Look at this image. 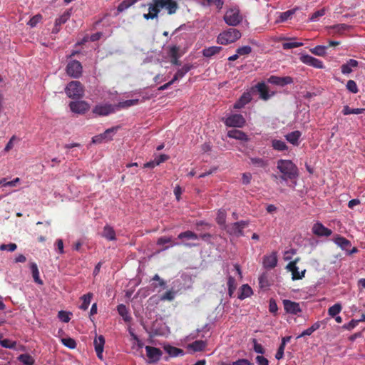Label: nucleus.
Wrapping results in <instances>:
<instances>
[{
  "label": "nucleus",
  "mask_w": 365,
  "mask_h": 365,
  "mask_svg": "<svg viewBox=\"0 0 365 365\" xmlns=\"http://www.w3.org/2000/svg\"><path fill=\"white\" fill-rule=\"evenodd\" d=\"M277 169L280 174L272 175L275 180H293L298 175V169L292 161H278Z\"/></svg>",
  "instance_id": "obj_1"
},
{
  "label": "nucleus",
  "mask_w": 365,
  "mask_h": 365,
  "mask_svg": "<svg viewBox=\"0 0 365 365\" xmlns=\"http://www.w3.org/2000/svg\"><path fill=\"white\" fill-rule=\"evenodd\" d=\"M327 46H317L314 48L310 49V51L317 56H324L326 54V49Z\"/></svg>",
  "instance_id": "obj_47"
},
{
  "label": "nucleus",
  "mask_w": 365,
  "mask_h": 365,
  "mask_svg": "<svg viewBox=\"0 0 365 365\" xmlns=\"http://www.w3.org/2000/svg\"><path fill=\"white\" fill-rule=\"evenodd\" d=\"M118 128V126H115L106 130L104 133L93 137L92 142L93 143H103L111 140Z\"/></svg>",
  "instance_id": "obj_6"
},
{
  "label": "nucleus",
  "mask_w": 365,
  "mask_h": 365,
  "mask_svg": "<svg viewBox=\"0 0 365 365\" xmlns=\"http://www.w3.org/2000/svg\"><path fill=\"white\" fill-rule=\"evenodd\" d=\"M252 52V48L250 46H244L237 49V53L240 56L247 55Z\"/></svg>",
  "instance_id": "obj_59"
},
{
  "label": "nucleus",
  "mask_w": 365,
  "mask_h": 365,
  "mask_svg": "<svg viewBox=\"0 0 365 365\" xmlns=\"http://www.w3.org/2000/svg\"><path fill=\"white\" fill-rule=\"evenodd\" d=\"M341 311V306L340 304L336 303L333 306L330 307L328 309V314L329 316L334 317Z\"/></svg>",
  "instance_id": "obj_45"
},
{
  "label": "nucleus",
  "mask_w": 365,
  "mask_h": 365,
  "mask_svg": "<svg viewBox=\"0 0 365 365\" xmlns=\"http://www.w3.org/2000/svg\"><path fill=\"white\" fill-rule=\"evenodd\" d=\"M278 310L277 304L274 299H271L269 304V311L272 314H276Z\"/></svg>",
  "instance_id": "obj_62"
},
{
  "label": "nucleus",
  "mask_w": 365,
  "mask_h": 365,
  "mask_svg": "<svg viewBox=\"0 0 365 365\" xmlns=\"http://www.w3.org/2000/svg\"><path fill=\"white\" fill-rule=\"evenodd\" d=\"M178 238L180 240L184 238L187 240H197L198 239V235L190 230H187L180 233Z\"/></svg>",
  "instance_id": "obj_42"
},
{
  "label": "nucleus",
  "mask_w": 365,
  "mask_h": 365,
  "mask_svg": "<svg viewBox=\"0 0 365 365\" xmlns=\"http://www.w3.org/2000/svg\"><path fill=\"white\" fill-rule=\"evenodd\" d=\"M19 141V138H17L16 136H12L11 138L9 140L6 145L5 146L4 150L6 152L9 151L11 150L15 144H16Z\"/></svg>",
  "instance_id": "obj_57"
},
{
  "label": "nucleus",
  "mask_w": 365,
  "mask_h": 365,
  "mask_svg": "<svg viewBox=\"0 0 365 365\" xmlns=\"http://www.w3.org/2000/svg\"><path fill=\"white\" fill-rule=\"evenodd\" d=\"M66 71L70 77L78 78L82 75L83 67L78 61L71 60L68 62Z\"/></svg>",
  "instance_id": "obj_5"
},
{
  "label": "nucleus",
  "mask_w": 365,
  "mask_h": 365,
  "mask_svg": "<svg viewBox=\"0 0 365 365\" xmlns=\"http://www.w3.org/2000/svg\"><path fill=\"white\" fill-rule=\"evenodd\" d=\"M303 46L302 42H287L282 44V48L285 50L294 48H298Z\"/></svg>",
  "instance_id": "obj_56"
},
{
  "label": "nucleus",
  "mask_w": 365,
  "mask_h": 365,
  "mask_svg": "<svg viewBox=\"0 0 365 365\" xmlns=\"http://www.w3.org/2000/svg\"><path fill=\"white\" fill-rule=\"evenodd\" d=\"M332 240L337 246L345 251H348V249L351 246V243L349 240L339 235H336Z\"/></svg>",
  "instance_id": "obj_20"
},
{
  "label": "nucleus",
  "mask_w": 365,
  "mask_h": 365,
  "mask_svg": "<svg viewBox=\"0 0 365 365\" xmlns=\"http://www.w3.org/2000/svg\"><path fill=\"white\" fill-rule=\"evenodd\" d=\"M216 221L220 225H225L226 222V212L225 210H220L217 212Z\"/></svg>",
  "instance_id": "obj_52"
},
{
  "label": "nucleus",
  "mask_w": 365,
  "mask_h": 365,
  "mask_svg": "<svg viewBox=\"0 0 365 365\" xmlns=\"http://www.w3.org/2000/svg\"><path fill=\"white\" fill-rule=\"evenodd\" d=\"M243 364H250V361L245 359H238L232 363H224L222 365H242Z\"/></svg>",
  "instance_id": "obj_63"
},
{
  "label": "nucleus",
  "mask_w": 365,
  "mask_h": 365,
  "mask_svg": "<svg viewBox=\"0 0 365 365\" xmlns=\"http://www.w3.org/2000/svg\"><path fill=\"white\" fill-rule=\"evenodd\" d=\"M299 58L300 61L306 65L313 66L317 68H324V63L322 61L308 54H303Z\"/></svg>",
  "instance_id": "obj_16"
},
{
  "label": "nucleus",
  "mask_w": 365,
  "mask_h": 365,
  "mask_svg": "<svg viewBox=\"0 0 365 365\" xmlns=\"http://www.w3.org/2000/svg\"><path fill=\"white\" fill-rule=\"evenodd\" d=\"M115 105L110 103L97 104L93 109V113L96 116H106L115 112Z\"/></svg>",
  "instance_id": "obj_7"
},
{
  "label": "nucleus",
  "mask_w": 365,
  "mask_h": 365,
  "mask_svg": "<svg viewBox=\"0 0 365 365\" xmlns=\"http://www.w3.org/2000/svg\"><path fill=\"white\" fill-rule=\"evenodd\" d=\"M223 19L227 25L236 26L242 21L243 16L239 7L232 5L227 8Z\"/></svg>",
  "instance_id": "obj_2"
},
{
  "label": "nucleus",
  "mask_w": 365,
  "mask_h": 365,
  "mask_svg": "<svg viewBox=\"0 0 365 365\" xmlns=\"http://www.w3.org/2000/svg\"><path fill=\"white\" fill-rule=\"evenodd\" d=\"M164 349L171 357L184 355V351L182 349L170 345L164 346Z\"/></svg>",
  "instance_id": "obj_27"
},
{
  "label": "nucleus",
  "mask_w": 365,
  "mask_h": 365,
  "mask_svg": "<svg viewBox=\"0 0 365 365\" xmlns=\"http://www.w3.org/2000/svg\"><path fill=\"white\" fill-rule=\"evenodd\" d=\"M42 19V16L40 14H37L34 16H33L30 20L28 22V24L31 26V27H34L37 25V24L38 22L41 21V20Z\"/></svg>",
  "instance_id": "obj_61"
},
{
  "label": "nucleus",
  "mask_w": 365,
  "mask_h": 365,
  "mask_svg": "<svg viewBox=\"0 0 365 365\" xmlns=\"http://www.w3.org/2000/svg\"><path fill=\"white\" fill-rule=\"evenodd\" d=\"M93 297L92 293H88L86 294H84L81 297V299L83 300V302L81 305L80 306V309L83 310H86L88 308V306L91 303V299Z\"/></svg>",
  "instance_id": "obj_41"
},
{
  "label": "nucleus",
  "mask_w": 365,
  "mask_h": 365,
  "mask_svg": "<svg viewBox=\"0 0 365 365\" xmlns=\"http://www.w3.org/2000/svg\"><path fill=\"white\" fill-rule=\"evenodd\" d=\"M71 9L66 10L61 16L57 18L55 21V26L60 27L62 24H65L71 17Z\"/></svg>",
  "instance_id": "obj_31"
},
{
  "label": "nucleus",
  "mask_w": 365,
  "mask_h": 365,
  "mask_svg": "<svg viewBox=\"0 0 365 365\" xmlns=\"http://www.w3.org/2000/svg\"><path fill=\"white\" fill-rule=\"evenodd\" d=\"M227 286H228V294L230 297H232L235 290L236 289V282L235 279L233 277L229 276L227 279Z\"/></svg>",
  "instance_id": "obj_46"
},
{
  "label": "nucleus",
  "mask_w": 365,
  "mask_h": 365,
  "mask_svg": "<svg viewBox=\"0 0 365 365\" xmlns=\"http://www.w3.org/2000/svg\"><path fill=\"white\" fill-rule=\"evenodd\" d=\"M17 246L15 243H9L8 245L2 244L0 245V250H7L14 252L16 250Z\"/></svg>",
  "instance_id": "obj_60"
},
{
  "label": "nucleus",
  "mask_w": 365,
  "mask_h": 365,
  "mask_svg": "<svg viewBox=\"0 0 365 365\" xmlns=\"http://www.w3.org/2000/svg\"><path fill=\"white\" fill-rule=\"evenodd\" d=\"M62 344L69 349H75L76 346V341L70 337L63 338L61 339Z\"/></svg>",
  "instance_id": "obj_51"
},
{
  "label": "nucleus",
  "mask_w": 365,
  "mask_h": 365,
  "mask_svg": "<svg viewBox=\"0 0 365 365\" xmlns=\"http://www.w3.org/2000/svg\"><path fill=\"white\" fill-rule=\"evenodd\" d=\"M346 88L352 93H357L359 91L356 83L354 80H349L346 83Z\"/></svg>",
  "instance_id": "obj_50"
},
{
  "label": "nucleus",
  "mask_w": 365,
  "mask_h": 365,
  "mask_svg": "<svg viewBox=\"0 0 365 365\" xmlns=\"http://www.w3.org/2000/svg\"><path fill=\"white\" fill-rule=\"evenodd\" d=\"M221 50H222V47L213 46H210V47L204 48L202 50V53L205 57L210 58L212 56L220 53V51Z\"/></svg>",
  "instance_id": "obj_30"
},
{
  "label": "nucleus",
  "mask_w": 365,
  "mask_h": 365,
  "mask_svg": "<svg viewBox=\"0 0 365 365\" xmlns=\"http://www.w3.org/2000/svg\"><path fill=\"white\" fill-rule=\"evenodd\" d=\"M139 0H124L118 6L117 11L118 14L121 13L126 9H128L129 7H130L132 5L138 2Z\"/></svg>",
  "instance_id": "obj_37"
},
{
  "label": "nucleus",
  "mask_w": 365,
  "mask_h": 365,
  "mask_svg": "<svg viewBox=\"0 0 365 365\" xmlns=\"http://www.w3.org/2000/svg\"><path fill=\"white\" fill-rule=\"evenodd\" d=\"M299 260V258H296L294 260L290 262L287 266V268L292 272V278L293 280L302 279L304 277L306 272V269H304L302 272L299 271V268L297 266Z\"/></svg>",
  "instance_id": "obj_11"
},
{
  "label": "nucleus",
  "mask_w": 365,
  "mask_h": 365,
  "mask_svg": "<svg viewBox=\"0 0 365 365\" xmlns=\"http://www.w3.org/2000/svg\"><path fill=\"white\" fill-rule=\"evenodd\" d=\"M69 315H70L69 312H67L66 311H62V310L58 312V317L59 319L61 322H65V323H67L70 321L71 318H70Z\"/></svg>",
  "instance_id": "obj_58"
},
{
  "label": "nucleus",
  "mask_w": 365,
  "mask_h": 365,
  "mask_svg": "<svg viewBox=\"0 0 365 365\" xmlns=\"http://www.w3.org/2000/svg\"><path fill=\"white\" fill-rule=\"evenodd\" d=\"M191 67L192 66L190 65H185L182 68L179 69L175 74L173 81H176L182 78L191 69Z\"/></svg>",
  "instance_id": "obj_38"
},
{
  "label": "nucleus",
  "mask_w": 365,
  "mask_h": 365,
  "mask_svg": "<svg viewBox=\"0 0 365 365\" xmlns=\"http://www.w3.org/2000/svg\"><path fill=\"white\" fill-rule=\"evenodd\" d=\"M31 270L32 272V277L35 282L39 284H42L43 282L39 277V272L37 264L34 262L31 264Z\"/></svg>",
  "instance_id": "obj_39"
},
{
  "label": "nucleus",
  "mask_w": 365,
  "mask_h": 365,
  "mask_svg": "<svg viewBox=\"0 0 365 365\" xmlns=\"http://www.w3.org/2000/svg\"><path fill=\"white\" fill-rule=\"evenodd\" d=\"M168 54L170 58L180 57L182 54V52H180L179 46H172L170 47Z\"/></svg>",
  "instance_id": "obj_49"
},
{
  "label": "nucleus",
  "mask_w": 365,
  "mask_h": 365,
  "mask_svg": "<svg viewBox=\"0 0 365 365\" xmlns=\"http://www.w3.org/2000/svg\"><path fill=\"white\" fill-rule=\"evenodd\" d=\"M273 148L278 151H282L287 149V145L284 141L280 140H273L272 141Z\"/></svg>",
  "instance_id": "obj_44"
},
{
  "label": "nucleus",
  "mask_w": 365,
  "mask_h": 365,
  "mask_svg": "<svg viewBox=\"0 0 365 365\" xmlns=\"http://www.w3.org/2000/svg\"><path fill=\"white\" fill-rule=\"evenodd\" d=\"M95 351L96 352L97 356L100 359H103V347L105 344V339L102 335L96 337L93 341Z\"/></svg>",
  "instance_id": "obj_21"
},
{
  "label": "nucleus",
  "mask_w": 365,
  "mask_h": 365,
  "mask_svg": "<svg viewBox=\"0 0 365 365\" xmlns=\"http://www.w3.org/2000/svg\"><path fill=\"white\" fill-rule=\"evenodd\" d=\"M175 297V292L173 290L167 291L164 294L160 297L161 301H172Z\"/></svg>",
  "instance_id": "obj_55"
},
{
  "label": "nucleus",
  "mask_w": 365,
  "mask_h": 365,
  "mask_svg": "<svg viewBox=\"0 0 365 365\" xmlns=\"http://www.w3.org/2000/svg\"><path fill=\"white\" fill-rule=\"evenodd\" d=\"M158 6L160 9H165L168 14H175L178 9V5L175 0H158Z\"/></svg>",
  "instance_id": "obj_17"
},
{
  "label": "nucleus",
  "mask_w": 365,
  "mask_h": 365,
  "mask_svg": "<svg viewBox=\"0 0 365 365\" xmlns=\"http://www.w3.org/2000/svg\"><path fill=\"white\" fill-rule=\"evenodd\" d=\"M283 305L285 312L288 314L297 315L302 312L299 303L289 299L283 300Z\"/></svg>",
  "instance_id": "obj_15"
},
{
  "label": "nucleus",
  "mask_w": 365,
  "mask_h": 365,
  "mask_svg": "<svg viewBox=\"0 0 365 365\" xmlns=\"http://www.w3.org/2000/svg\"><path fill=\"white\" fill-rule=\"evenodd\" d=\"M301 136V133L298 130L291 132L286 135V139L292 145H298L299 139Z\"/></svg>",
  "instance_id": "obj_34"
},
{
  "label": "nucleus",
  "mask_w": 365,
  "mask_h": 365,
  "mask_svg": "<svg viewBox=\"0 0 365 365\" xmlns=\"http://www.w3.org/2000/svg\"><path fill=\"white\" fill-rule=\"evenodd\" d=\"M117 310L118 314L123 317V320L125 322H130V321L132 320V317L129 314L128 309L125 305L123 304H119L117 307Z\"/></svg>",
  "instance_id": "obj_28"
},
{
  "label": "nucleus",
  "mask_w": 365,
  "mask_h": 365,
  "mask_svg": "<svg viewBox=\"0 0 365 365\" xmlns=\"http://www.w3.org/2000/svg\"><path fill=\"white\" fill-rule=\"evenodd\" d=\"M297 9H290L287 11L279 14V19L276 20V23H282L291 19L293 14L295 13Z\"/></svg>",
  "instance_id": "obj_35"
},
{
  "label": "nucleus",
  "mask_w": 365,
  "mask_h": 365,
  "mask_svg": "<svg viewBox=\"0 0 365 365\" xmlns=\"http://www.w3.org/2000/svg\"><path fill=\"white\" fill-rule=\"evenodd\" d=\"M252 294V289L248 284H243L240 287V293L238 298L241 300L250 297Z\"/></svg>",
  "instance_id": "obj_33"
},
{
  "label": "nucleus",
  "mask_w": 365,
  "mask_h": 365,
  "mask_svg": "<svg viewBox=\"0 0 365 365\" xmlns=\"http://www.w3.org/2000/svg\"><path fill=\"white\" fill-rule=\"evenodd\" d=\"M252 100V96L250 93H244L240 99L234 104L235 109H240L243 108L246 104L250 103Z\"/></svg>",
  "instance_id": "obj_24"
},
{
  "label": "nucleus",
  "mask_w": 365,
  "mask_h": 365,
  "mask_svg": "<svg viewBox=\"0 0 365 365\" xmlns=\"http://www.w3.org/2000/svg\"><path fill=\"white\" fill-rule=\"evenodd\" d=\"M259 284L261 288H267L269 286L268 276L266 273H263L259 276Z\"/></svg>",
  "instance_id": "obj_53"
},
{
  "label": "nucleus",
  "mask_w": 365,
  "mask_h": 365,
  "mask_svg": "<svg viewBox=\"0 0 365 365\" xmlns=\"http://www.w3.org/2000/svg\"><path fill=\"white\" fill-rule=\"evenodd\" d=\"M312 232L317 237H329L332 234L331 230L326 227L320 222H317L313 225Z\"/></svg>",
  "instance_id": "obj_12"
},
{
  "label": "nucleus",
  "mask_w": 365,
  "mask_h": 365,
  "mask_svg": "<svg viewBox=\"0 0 365 365\" xmlns=\"http://www.w3.org/2000/svg\"><path fill=\"white\" fill-rule=\"evenodd\" d=\"M69 107L72 112L83 114L89 110L90 105L84 101H73L70 103Z\"/></svg>",
  "instance_id": "obj_13"
},
{
  "label": "nucleus",
  "mask_w": 365,
  "mask_h": 365,
  "mask_svg": "<svg viewBox=\"0 0 365 365\" xmlns=\"http://www.w3.org/2000/svg\"><path fill=\"white\" fill-rule=\"evenodd\" d=\"M168 243H169L170 245L163 247L161 250L164 251V250H168L170 247H174V246H177V245H180L178 242H173L172 237H161L158 239L157 242H156L157 245H159V246L164 245Z\"/></svg>",
  "instance_id": "obj_23"
},
{
  "label": "nucleus",
  "mask_w": 365,
  "mask_h": 365,
  "mask_svg": "<svg viewBox=\"0 0 365 365\" xmlns=\"http://www.w3.org/2000/svg\"><path fill=\"white\" fill-rule=\"evenodd\" d=\"M349 28V26L344 24H337L332 26L331 29L334 34H341Z\"/></svg>",
  "instance_id": "obj_54"
},
{
  "label": "nucleus",
  "mask_w": 365,
  "mask_h": 365,
  "mask_svg": "<svg viewBox=\"0 0 365 365\" xmlns=\"http://www.w3.org/2000/svg\"><path fill=\"white\" fill-rule=\"evenodd\" d=\"M158 4V0H153L152 3L147 4V6L148 7V13L143 14L144 19L146 20L158 19V14L160 11V8Z\"/></svg>",
  "instance_id": "obj_10"
},
{
  "label": "nucleus",
  "mask_w": 365,
  "mask_h": 365,
  "mask_svg": "<svg viewBox=\"0 0 365 365\" xmlns=\"http://www.w3.org/2000/svg\"><path fill=\"white\" fill-rule=\"evenodd\" d=\"M277 252H273L269 255L264 256L263 265L267 269H273L277 266Z\"/></svg>",
  "instance_id": "obj_19"
},
{
  "label": "nucleus",
  "mask_w": 365,
  "mask_h": 365,
  "mask_svg": "<svg viewBox=\"0 0 365 365\" xmlns=\"http://www.w3.org/2000/svg\"><path fill=\"white\" fill-rule=\"evenodd\" d=\"M202 4L203 6H215L218 10H221L224 5V0H205Z\"/></svg>",
  "instance_id": "obj_40"
},
{
  "label": "nucleus",
  "mask_w": 365,
  "mask_h": 365,
  "mask_svg": "<svg viewBox=\"0 0 365 365\" xmlns=\"http://www.w3.org/2000/svg\"><path fill=\"white\" fill-rule=\"evenodd\" d=\"M247 225L248 222L247 221L241 220L229 225L227 231L230 235L241 237L244 235L243 229Z\"/></svg>",
  "instance_id": "obj_9"
},
{
  "label": "nucleus",
  "mask_w": 365,
  "mask_h": 365,
  "mask_svg": "<svg viewBox=\"0 0 365 365\" xmlns=\"http://www.w3.org/2000/svg\"><path fill=\"white\" fill-rule=\"evenodd\" d=\"M240 37L241 33L239 30L230 28L218 35L217 42L222 45H227L235 42Z\"/></svg>",
  "instance_id": "obj_3"
},
{
  "label": "nucleus",
  "mask_w": 365,
  "mask_h": 365,
  "mask_svg": "<svg viewBox=\"0 0 365 365\" xmlns=\"http://www.w3.org/2000/svg\"><path fill=\"white\" fill-rule=\"evenodd\" d=\"M227 136L231 138L239 140L243 142L248 140L247 135L242 131L237 129H232L228 131Z\"/></svg>",
  "instance_id": "obj_22"
},
{
  "label": "nucleus",
  "mask_w": 365,
  "mask_h": 365,
  "mask_svg": "<svg viewBox=\"0 0 365 365\" xmlns=\"http://www.w3.org/2000/svg\"><path fill=\"white\" fill-rule=\"evenodd\" d=\"M255 359L258 365H269V361L263 356H257Z\"/></svg>",
  "instance_id": "obj_64"
},
{
  "label": "nucleus",
  "mask_w": 365,
  "mask_h": 365,
  "mask_svg": "<svg viewBox=\"0 0 365 365\" xmlns=\"http://www.w3.org/2000/svg\"><path fill=\"white\" fill-rule=\"evenodd\" d=\"M268 83L279 86H284L293 83V78L290 76L280 77L277 76H271L268 80Z\"/></svg>",
  "instance_id": "obj_18"
},
{
  "label": "nucleus",
  "mask_w": 365,
  "mask_h": 365,
  "mask_svg": "<svg viewBox=\"0 0 365 365\" xmlns=\"http://www.w3.org/2000/svg\"><path fill=\"white\" fill-rule=\"evenodd\" d=\"M66 95L71 98H80L83 96V87L79 81L70 82L65 88Z\"/></svg>",
  "instance_id": "obj_4"
},
{
  "label": "nucleus",
  "mask_w": 365,
  "mask_h": 365,
  "mask_svg": "<svg viewBox=\"0 0 365 365\" xmlns=\"http://www.w3.org/2000/svg\"><path fill=\"white\" fill-rule=\"evenodd\" d=\"M101 235L103 237L106 238V240H108L109 241H113V240H116V235H115V232L114 229L108 225H106L103 227V230L102 232Z\"/></svg>",
  "instance_id": "obj_26"
},
{
  "label": "nucleus",
  "mask_w": 365,
  "mask_h": 365,
  "mask_svg": "<svg viewBox=\"0 0 365 365\" xmlns=\"http://www.w3.org/2000/svg\"><path fill=\"white\" fill-rule=\"evenodd\" d=\"M358 61L354 59H349L346 63L341 66V71L343 74H349L352 72V68L358 66Z\"/></svg>",
  "instance_id": "obj_25"
},
{
  "label": "nucleus",
  "mask_w": 365,
  "mask_h": 365,
  "mask_svg": "<svg viewBox=\"0 0 365 365\" xmlns=\"http://www.w3.org/2000/svg\"><path fill=\"white\" fill-rule=\"evenodd\" d=\"M145 351L150 363L158 361L163 355V351L156 347L146 346Z\"/></svg>",
  "instance_id": "obj_14"
},
{
  "label": "nucleus",
  "mask_w": 365,
  "mask_h": 365,
  "mask_svg": "<svg viewBox=\"0 0 365 365\" xmlns=\"http://www.w3.org/2000/svg\"><path fill=\"white\" fill-rule=\"evenodd\" d=\"M326 10L325 9H321L314 13L309 18V21L312 22H317L319 20L321 17L325 15Z\"/></svg>",
  "instance_id": "obj_48"
},
{
  "label": "nucleus",
  "mask_w": 365,
  "mask_h": 365,
  "mask_svg": "<svg viewBox=\"0 0 365 365\" xmlns=\"http://www.w3.org/2000/svg\"><path fill=\"white\" fill-rule=\"evenodd\" d=\"M257 90L259 92L260 97L264 100L269 99L272 96L274 95L272 93L271 95L269 94L267 87L264 83H259L257 86Z\"/></svg>",
  "instance_id": "obj_32"
},
{
  "label": "nucleus",
  "mask_w": 365,
  "mask_h": 365,
  "mask_svg": "<svg viewBox=\"0 0 365 365\" xmlns=\"http://www.w3.org/2000/svg\"><path fill=\"white\" fill-rule=\"evenodd\" d=\"M207 346V343L202 340H196L192 343L188 344L187 347L193 351H201Z\"/></svg>",
  "instance_id": "obj_29"
},
{
  "label": "nucleus",
  "mask_w": 365,
  "mask_h": 365,
  "mask_svg": "<svg viewBox=\"0 0 365 365\" xmlns=\"http://www.w3.org/2000/svg\"><path fill=\"white\" fill-rule=\"evenodd\" d=\"M138 103H139L138 99L126 100V101L119 102L117 105H115V108L116 109L126 108H129L133 106H135Z\"/></svg>",
  "instance_id": "obj_36"
},
{
  "label": "nucleus",
  "mask_w": 365,
  "mask_h": 365,
  "mask_svg": "<svg viewBox=\"0 0 365 365\" xmlns=\"http://www.w3.org/2000/svg\"><path fill=\"white\" fill-rule=\"evenodd\" d=\"M18 359L25 365H33L35 362L34 358L27 354H21Z\"/></svg>",
  "instance_id": "obj_43"
},
{
  "label": "nucleus",
  "mask_w": 365,
  "mask_h": 365,
  "mask_svg": "<svg viewBox=\"0 0 365 365\" xmlns=\"http://www.w3.org/2000/svg\"><path fill=\"white\" fill-rule=\"evenodd\" d=\"M245 118L240 114H232L225 120V124L228 127L242 128L245 124Z\"/></svg>",
  "instance_id": "obj_8"
}]
</instances>
